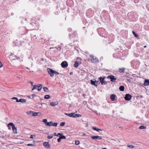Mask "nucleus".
<instances>
[{
  "label": "nucleus",
  "mask_w": 149,
  "mask_h": 149,
  "mask_svg": "<svg viewBox=\"0 0 149 149\" xmlns=\"http://www.w3.org/2000/svg\"><path fill=\"white\" fill-rule=\"evenodd\" d=\"M102 149H107L106 148H102Z\"/></svg>",
  "instance_id": "nucleus-59"
},
{
  "label": "nucleus",
  "mask_w": 149,
  "mask_h": 149,
  "mask_svg": "<svg viewBox=\"0 0 149 149\" xmlns=\"http://www.w3.org/2000/svg\"><path fill=\"white\" fill-rule=\"evenodd\" d=\"M86 135V134L85 133H83V136H85Z\"/></svg>",
  "instance_id": "nucleus-56"
},
{
  "label": "nucleus",
  "mask_w": 149,
  "mask_h": 149,
  "mask_svg": "<svg viewBox=\"0 0 149 149\" xmlns=\"http://www.w3.org/2000/svg\"><path fill=\"white\" fill-rule=\"evenodd\" d=\"M36 96V95L35 94H33L32 95V96L33 98H34Z\"/></svg>",
  "instance_id": "nucleus-45"
},
{
  "label": "nucleus",
  "mask_w": 149,
  "mask_h": 149,
  "mask_svg": "<svg viewBox=\"0 0 149 149\" xmlns=\"http://www.w3.org/2000/svg\"><path fill=\"white\" fill-rule=\"evenodd\" d=\"M43 89L45 91L48 92L49 91L48 88L47 87H44Z\"/></svg>",
  "instance_id": "nucleus-31"
},
{
  "label": "nucleus",
  "mask_w": 149,
  "mask_h": 149,
  "mask_svg": "<svg viewBox=\"0 0 149 149\" xmlns=\"http://www.w3.org/2000/svg\"><path fill=\"white\" fill-rule=\"evenodd\" d=\"M33 86V87L32 88V91L33 90L35 89H37V86L36 85H35L34 86Z\"/></svg>",
  "instance_id": "nucleus-33"
},
{
  "label": "nucleus",
  "mask_w": 149,
  "mask_h": 149,
  "mask_svg": "<svg viewBox=\"0 0 149 149\" xmlns=\"http://www.w3.org/2000/svg\"><path fill=\"white\" fill-rule=\"evenodd\" d=\"M104 77L102 78L101 77H100L99 79L102 85H105L107 84V82L104 80Z\"/></svg>",
  "instance_id": "nucleus-4"
},
{
  "label": "nucleus",
  "mask_w": 149,
  "mask_h": 149,
  "mask_svg": "<svg viewBox=\"0 0 149 149\" xmlns=\"http://www.w3.org/2000/svg\"><path fill=\"white\" fill-rule=\"evenodd\" d=\"M113 38H111V40H113Z\"/></svg>",
  "instance_id": "nucleus-58"
},
{
  "label": "nucleus",
  "mask_w": 149,
  "mask_h": 149,
  "mask_svg": "<svg viewBox=\"0 0 149 149\" xmlns=\"http://www.w3.org/2000/svg\"><path fill=\"white\" fill-rule=\"evenodd\" d=\"M69 2H68V1H66V3H68Z\"/></svg>",
  "instance_id": "nucleus-60"
},
{
  "label": "nucleus",
  "mask_w": 149,
  "mask_h": 149,
  "mask_svg": "<svg viewBox=\"0 0 149 149\" xmlns=\"http://www.w3.org/2000/svg\"><path fill=\"white\" fill-rule=\"evenodd\" d=\"M119 89L121 91H123L124 90V87L123 86H120Z\"/></svg>",
  "instance_id": "nucleus-22"
},
{
  "label": "nucleus",
  "mask_w": 149,
  "mask_h": 149,
  "mask_svg": "<svg viewBox=\"0 0 149 149\" xmlns=\"http://www.w3.org/2000/svg\"><path fill=\"white\" fill-rule=\"evenodd\" d=\"M143 85L145 86L149 85V80L147 79H145Z\"/></svg>",
  "instance_id": "nucleus-11"
},
{
  "label": "nucleus",
  "mask_w": 149,
  "mask_h": 149,
  "mask_svg": "<svg viewBox=\"0 0 149 149\" xmlns=\"http://www.w3.org/2000/svg\"><path fill=\"white\" fill-rule=\"evenodd\" d=\"M146 47V45H145L144 46V48Z\"/></svg>",
  "instance_id": "nucleus-57"
},
{
  "label": "nucleus",
  "mask_w": 149,
  "mask_h": 149,
  "mask_svg": "<svg viewBox=\"0 0 149 149\" xmlns=\"http://www.w3.org/2000/svg\"><path fill=\"white\" fill-rule=\"evenodd\" d=\"M132 98V96L129 94H126L125 97V99L127 101L130 100Z\"/></svg>",
  "instance_id": "nucleus-7"
},
{
  "label": "nucleus",
  "mask_w": 149,
  "mask_h": 149,
  "mask_svg": "<svg viewBox=\"0 0 149 149\" xmlns=\"http://www.w3.org/2000/svg\"><path fill=\"white\" fill-rule=\"evenodd\" d=\"M132 33L135 37H137L138 36V35L136 34L135 32L134 31H132Z\"/></svg>",
  "instance_id": "nucleus-32"
},
{
  "label": "nucleus",
  "mask_w": 149,
  "mask_h": 149,
  "mask_svg": "<svg viewBox=\"0 0 149 149\" xmlns=\"http://www.w3.org/2000/svg\"><path fill=\"white\" fill-rule=\"evenodd\" d=\"M58 125V123H52V126H53L55 127H56Z\"/></svg>",
  "instance_id": "nucleus-39"
},
{
  "label": "nucleus",
  "mask_w": 149,
  "mask_h": 149,
  "mask_svg": "<svg viewBox=\"0 0 149 149\" xmlns=\"http://www.w3.org/2000/svg\"><path fill=\"white\" fill-rule=\"evenodd\" d=\"M68 62L66 61H64L62 62L61 65L63 68H65L68 66Z\"/></svg>",
  "instance_id": "nucleus-9"
},
{
  "label": "nucleus",
  "mask_w": 149,
  "mask_h": 149,
  "mask_svg": "<svg viewBox=\"0 0 149 149\" xmlns=\"http://www.w3.org/2000/svg\"><path fill=\"white\" fill-rule=\"evenodd\" d=\"M52 137H53L52 136H47V138L48 139H51L52 138Z\"/></svg>",
  "instance_id": "nucleus-42"
},
{
  "label": "nucleus",
  "mask_w": 149,
  "mask_h": 149,
  "mask_svg": "<svg viewBox=\"0 0 149 149\" xmlns=\"http://www.w3.org/2000/svg\"><path fill=\"white\" fill-rule=\"evenodd\" d=\"M74 36L76 37L77 35L76 34V31H75L74 32Z\"/></svg>",
  "instance_id": "nucleus-50"
},
{
  "label": "nucleus",
  "mask_w": 149,
  "mask_h": 149,
  "mask_svg": "<svg viewBox=\"0 0 149 149\" xmlns=\"http://www.w3.org/2000/svg\"><path fill=\"white\" fill-rule=\"evenodd\" d=\"M68 31L69 32H71V31H72V29H71V28H68Z\"/></svg>",
  "instance_id": "nucleus-47"
},
{
  "label": "nucleus",
  "mask_w": 149,
  "mask_h": 149,
  "mask_svg": "<svg viewBox=\"0 0 149 149\" xmlns=\"http://www.w3.org/2000/svg\"><path fill=\"white\" fill-rule=\"evenodd\" d=\"M42 85L40 84H38L37 85V89L38 91H40L42 88Z\"/></svg>",
  "instance_id": "nucleus-21"
},
{
  "label": "nucleus",
  "mask_w": 149,
  "mask_h": 149,
  "mask_svg": "<svg viewBox=\"0 0 149 149\" xmlns=\"http://www.w3.org/2000/svg\"><path fill=\"white\" fill-rule=\"evenodd\" d=\"M90 81H91V84H92L93 85L96 86H97V85L95 84L96 83V81H93L92 80H91Z\"/></svg>",
  "instance_id": "nucleus-20"
},
{
  "label": "nucleus",
  "mask_w": 149,
  "mask_h": 149,
  "mask_svg": "<svg viewBox=\"0 0 149 149\" xmlns=\"http://www.w3.org/2000/svg\"><path fill=\"white\" fill-rule=\"evenodd\" d=\"M50 105L53 106H55L56 105H57L58 104V103L57 102H50Z\"/></svg>",
  "instance_id": "nucleus-15"
},
{
  "label": "nucleus",
  "mask_w": 149,
  "mask_h": 149,
  "mask_svg": "<svg viewBox=\"0 0 149 149\" xmlns=\"http://www.w3.org/2000/svg\"><path fill=\"white\" fill-rule=\"evenodd\" d=\"M10 126H8V129L9 130H11V128L10 127Z\"/></svg>",
  "instance_id": "nucleus-54"
},
{
  "label": "nucleus",
  "mask_w": 149,
  "mask_h": 149,
  "mask_svg": "<svg viewBox=\"0 0 149 149\" xmlns=\"http://www.w3.org/2000/svg\"><path fill=\"white\" fill-rule=\"evenodd\" d=\"M72 34H71L70 33H69V37L70 38H71V37H73V36H72Z\"/></svg>",
  "instance_id": "nucleus-51"
},
{
  "label": "nucleus",
  "mask_w": 149,
  "mask_h": 149,
  "mask_svg": "<svg viewBox=\"0 0 149 149\" xmlns=\"http://www.w3.org/2000/svg\"><path fill=\"white\" fill-rule=\"evenodd\" d=\"M61 136L60 137L61 139H65L66 138V137L63 135L62 134L61 135H60Z\"/></svg>",
  "instance_id": "nucleus-34"
},
{
  "label": "nucleus",
  "mask_w": 149,
  "mask_h": 149,
  "mask_svg": "<svg viewBox=\"0 0 149 149\" xmlns=\"http://www.w3.org/2000/svg\"><path fill=\"white\" fill-rule=\"evenodd\" d=\"M35 143H34V144H28L27 145L28 146H33L34 144H35Z\"/></svg>",
  "instance_id": "nucleus-46"
},
{
  "label": "nucleus",
  "mask_w": 149,
  "mask_h": 149,
  "mask_svg": "<svg viewBox=\"0 0 149 149\" xmlns=\"http://www.w3.org/2000/svg\"><path fill=\"white\" fill-rule=\"evenodd\" d=\"M65 114L68 116L74 118V115L75 114V113H65Z\"/></svg>",
  "instance_id": "nucleus-13"
},
{
  "label": "nucleus",
  "mask_w": 149,
  "mask_h": 149,
  "mask_svg": "<svg viewBox=\"0 0 149 149\" xmlns=\"http://www.w3.org/2000/svg\"><path fill=\"white\" fill-rule=\"evenodd\" d=\"M11 99L13 100H16V102H18V99L17 97H12Z\"/></svg>",
  "instance_id": "nucleus-36"
},
{
  "label": "nucleus",
  "mask_w": 149,
  "mask_h": 149,
  "mask_svg": "<svg viewBox=\"0 0 149 149\" xmlns=\"http://www.w3.org/2000/svg\"><path fill=\"white\" fill-rule=\"evenodd\" d=\"M80 143L79 141H75V144L78 145Z\"/></svg>",
  "instance_id": "nucleus-37"
},
{
  "label": "nucleus",
  "mask_w": 149,
  "mask_h": 149,
  "mask_svg": "<svg viewBox=\"0 0 149 149\" xmlns=\"http://www.w3.org/2000/svg\"><path fill=\"white\" fill-rule=\"evenodd\" d=\"M2 66H3V64L1 62H0V68H1Z\"/></svg>",
  "instance_id": "nucleus-49"
},
{
  "label": "nucleus",
  "mask_w": 149,
  "mask_h": 149,
  "mask_svg": "<svg viewBox=\"0 0 149 149\" xmlns=\"http://www.w3.org/2000/svg\"><path fill=\"white\" fill-rule=\"evenodd\" d=\"M80 63L77 61H75L74 65V66L76 68H77L80 64Z\"/></svg>",
  "instance_id": "nucleus-12"
},
{
  "label": "nucleus",
  "mask_w": 149,
  "mask_h": 149,
  "mask_svg": "<svg viewBox=\"0 0 149 149\" xmlns=\"http://www.w3.org/2000/svg\"><path fill=\"white\" fill-rule=\"evenodd\" d=\"M40 113H37V115H38V114H40Z\"/></svg>",
  "instance_id": "nucleus-61"
},
{
  "label": "nucleus",
  "mask_w": 149,
  "mask_h": 149,
  "mask_svg": "<svg viewBox=\"0 0 149 149\" xmlns=\"http://www.w3.org/2000/svg\"><path fill=\"white\" fill-rule=\"evenodd\" d=\"M12 126V130L14 133L15 134H17V128L15 127V126L13 123H9L8 125L7 126Z\"/></svg>",
  "instance_id": "nucleus-2"
},
{
  "label": "nucleus",
  "mask_w": 149,
  "mask_h": 149,
  "mask_svg": "<svg viewBox=\"0 0 149 149\" xmlns=\"http://www.w3.org/2000/svg\"><path fill=\"white\" fill-rule=\"evenodd\" d=\"M54 134L55 136H58V135H61L62 134L59 133H58L57 134H56V133H54Z\"/></svg>",
  "instance_id": "nucleus-41"
},
{
  "label": "nucleus",
  "mask_w": 149,
  "mask_h": 149,
  "mask_svg": "<svg viewBox=\"0 0 149 149\" xmlns=\"http://www.w3.org/2000/svg\"><path fill=\"white\" fill-rule=\"evenodd\" d=\"M14 15V13H11V15Z\"/></svg>",
  "instance_id": "nucleus-55"
},
{
  "label": "nucleus",
  "mask_w": 149,
  "mask_h": 149,
  "mask_svg": "<svg viewBox=\"0 0 149 149\" xmlns=\"http://www.w3.org/2000/svg\"><path fill=\"white\" fill-rule=\"evenodd\" d=\"M15 55L14 54H11L9 56V58H10L12 60H14L15 59Z\"/></svg>",
  "instance_id": "nucleus-16"
},
{
  "label": "nucleus",
  "mask_w": 149,
  "mask_h": 149,
  "mask_svg": "<svg viewBox=\"0 0 149 149\" xmlns=\"http://www.w3.org/2000/svg\"><path fill=\"white\" fill-rule=\"evenodd\" d=\"M33 111H29L27 112V114H30V115H31L33 116Z\"/></svg>",
  "instance_id": "nucleus-38"
},
{
  "label": "nucleus",
  "mask_w": 149,
  "mask_h": 149,
  "mask_svg": "<svg viewBox=\"0 0 149 149\" xmlns=\"http://www.w3.org/2000/svg\"><path fill=\"white\" fill-rule=\"evenodd\" d=\"M89 56L91 58V62H92L95 63L96 62H97L98 63L99 62V61L98 60V58H94L93 56L92 55H89Z\"/></svg>",
  "instance_id": "nucleus-3"
},
{
  "label": "nucleus",
  "mask_w": 149,
  "mask_h": 149,
  "mask_svg": "<svg viewBox=\"0 0 149 149\" xmlns=\"http://www.w3.org/2000/svg\"><path fill=\"white\" fill-rule=\"evenodd\" d=\"M61 138H60V137H59V138H58L57 139V141L58 142H60L61 141Z\"/></svg>",
  "instance_id": "nucleus-44"
},
{
  "label": "nucleus",
  "mask_w": 149,
  "mask_h": 149,
  "mask_svg": "<svg viewBox=\"0 0 149 149\" xmlns=\"http://www.w3.org/2000/svg\"><path fill=\"white\" fill-rule=\"evenodd\" d=\"M85 28V27H83V28Z\"/></svg>",
  "instance_id": "nucleus-63"
},
{
  "label": "nucleus",
  "mask_w": 149,
  "mask_h": 149,
  "mask_svg": "<svg viewBox=\"0 0 149 149\" xmlns=\"http://www.w3.org/2000/svg\"><path fill=\"white\" fill-rule=\"evenodd\" d=\"M19 31L22 34H25L27 33L28 31V30L24 26H21L19 28Z\"/></svg>",
  "instance_id": "nucleus-1"
},
{
  "label": "nucleus",
  "mask_w": 149,
  "mask_h": 149,
  "mask_svg": "<svg viewBox=\"0 0 149 149\" xmlns=\"http://www.w3.org/2000/svg\"><path fill=\"white\" fill-rule=\"evenodd\" d=\"M146 128V127L145 126H143L141 125L139 127V129H145Z\"/></svg>",
  "instance_id": "nucleus-28"
},
{
  "label": "nucleus",
  "mask_w": 149,
  "mask_h": 149,
  "mask_svg": "<svg viewBox=\"0 0 149 149\" xmlns=\"http://www.w3.org/2000/svg\"><path fill=\"white\" fill-rule=\"evenodd\" d=\"M59 74V73L57 72H56V71H54V74L57 75V74Z\"/></svg>",
  "instance_id": "nucleus-43"
},
{
  "label": "nucleus",
  "mask_w": 149,
  "mask_h": 149,
  "mask_svg": "<svg viewBox=\"0 0 149 149\" xmlns=\"http://www.w3.org/2000/svg\"><path fill=\"white\" fill-rule=\"evenodd\" d=\"M73 74V72H70V75H72V74Z\"/></svg>",
  "instance_id": "nucleus-53"
},
{
  "label": "nucleus",
  "mask_w": 149,
  "mask_h": 149,
  "mask_svg": "<svg viewBox=\"0 0 149 149\" xmlns=\"http://www.w3.org/2000/svg\"><path fill=\"white\" fill-rule=\"evenodd\" d=\"M91 138L95 140H101L102 139V137L99 136H91Z\"/></svg>",
  "instance_id": "nucleus-8"
},
{
  "label": "nucleus",
  "mask_w": 149,
  "mask_h": 149,
  "mask_svg": "<svg viewBox=\"0 0 149 149\" xmlns=\"http://www.w3.org/2000/svg\"><path fill=\"white\" fill-rule=\"evenodd\" d=\"M36 137L34 135H31L30 136V138L31 139H33Z\"/></svg>",
  "instance_id": "nucleus-40"
},
{
  "label": "nucleus",
  "mask_w": 149,
  "mask_h": 149,
  "mask_svg": "<svg viewBox=\"0 0 149 149\" xmlns=\"http://www.w3.org/2000/svg\"><path fill=\"white\" fill-rule=\"evenodd\" d=\"M47 71L51 77H52L54 76V70L48 68L47 69Z\"/></svg>",
  "instance_id": "nucleus-6"
},
{
  "label": "nucleus",
  "mask_w": 149,
  "mask_h": 149,
  "mask_svg": "<svg viewBox=\"0 0 149 149\" xmlns=\"http://www.w3.org/2000/svg\"><path fill=\"white\" fill-rule=\"evenodd\" d=\"M134 2H135V3H137L136 2H135V1H134Z\"/></svg>",
  "instance_id": "nucleus-62"
},
{
  "label": "nucleus",
  "mask_w": 149,
  "mask_h": 149,
  "mask_svg": "<svg viewBox=\"0 0 149 149\" xmlns=\"http://www.w3.org/2000/svg\"><path fill=\"white\" fill-rule=\"evenodd\" d=\"M65 123L64 122H63L61 123H60V126H64L65 125Z\"/></svg>",
  "instance_id": "nucleus-35"
},
{
  "label": "nucleus",
  "mask_w": 149,
  "mask_h": 149,
  "mask_svg": "<svg viewBox=\"0 0 149 149\" xmlns=\"http://www.w3.org/2000/svg\"><path fill=\"white\" fill-rule=\"evenodd\" d=\"M125 70V68H120L119 69V72L120 73H123L124 72Z\"/></svg>",
  "instance_id": "nucleus-19"
},
{
  "label": "nucleus",
  "mask_w": 149,
  "mask_h": 149,
  "mask_svg": "<svg viewBox=\"0 0 149 149\" xmlns=\"http://www.w3.org/2000/svg\"><path fill=\"white\" fill-rule=\"evenodd\" d=\"M107 78V79H110L111 81L112 82H115L116 79L115 78L114 76L113 75H109Z\"/></svg>",
  "instance_id": "nucleus-5"
},
{
  "label": "nucleus",
  "mask_w": 149,
  "mask_h": 149,
  "mask_svg": "<svg viewBox=\"0 0 149 149\" xmlns=\"http://www.w3.org/2000/svg\"><path fill=\"white\" fill-rule=\"evenodd\" d=\"M29 83H30L31 84L32 86H33V83L32 81H30Z\"/></svg>",
  "instance_id": "nucleus-48"
},
{
  "label": "nucleus",
  "mask_w": 149,
  "mask_h": 149,
  "mask_svg": "<svg viewBox=\"0 0 149 149\" xmlns=\"http://www.w3.org/2000/svg\"><path fill=\"white\" fill-rule=\"evenodd\" d=\"M26 102V100L24 99L21 98L19 100H18V102H21L22 103H25Z\"/></svg>",
  "instance_id": "nucleus-14"
},
{
  "label": "nucleus",
  "mask_w": 149,
  "mask_h": 149,
  "mask_svg": "<svg viewBox=\"0 0 149 149\" xmlns=\"http://www.w3.org/2000/svg\"><path fill=\"white\" fill-rule=\"evenodd\" d=\"M96 83L97 84H98V83H99V82L98 81H96Z\"/></svg>",
  "instance_id": "nucleus-52"
},
{
  "label": "nucleus",
  "mask_w": 149,
  "mask_h": 149,
  "mask_svg": "<svg viewBox=\"0 0 149 149\" xmlns=\"http://www.w3.org/2000/svg\"><path fill=\"white\" fill-rule=\"evenodd\" d=\"M92 129L96 131L97 132H99L100 131H102L101 129H98L96 127H92Z\"/></svg>",
  "instance_id": "nucleus-18"
},
{
  "label": "nucleus",
  "mask_w": 149,
  "mask_h": 149,
  "mask_svg": "<svg viewBox=\"0 0 149 149\" xmlns=\"http://www.w3.org/2000/svg\"><path fill=\"white\" fill-rule=\"evenodd\" d=\"M115 95L114 94H112L110 96V99L112 101H114L115 100Z\"/></svg>",
  "instance_id": "nucleus-17"
},
{
  "label": "nucleus",
  "mask_w": 149,
  "mask_h": 149,
  "mask_svg": "<svg viewBox=\"0 0 149 149\" xmlns=\"http://www.w3.org/2000/svg\"><path fill=\"white\" fill-rule=\"evenodd\" d=\"M15 56V59H16L17 60H19L20 61H23L22 59H21V58H20L19 57L17 56Z\"/></svg>",
  "instance_id": "nucleus-24"
},
{
  "label": "nucleus",
  "mask_w": 149,
  "mask_h": 149,
  "mask_svg": "<svg viewBox=\"0 0 149 149\" xmlns=\"http://www.w3.org/2000/svg\"><path fill=\"white\" fill-rule=\"evenodd\" d=\"M74 118H76V117H81V115L80 114H76L75 113V114L74 115Z\"/></svg>",
  "instance_id": "nucleus-23"
},
{
  "label": "nucleus",
  "mask_w": 149,
  "mask_h": 149,
  "mask_svg": "<svg viewBox=\"0 0 149 149\" xmlns=\"http://www.w3.org/2000/svg\"><path fill=\"white\" fill-rule=\"evenodd\" d=\"M50 97V96L49 95H46L44 96V98L45 99H47Z\"/></svg>",
  "instance_id": "nucleus-27"
},
{
  "label": "nucleus",
  "mask_w": 149,
  "mask_h": 149,
  "mask_svg": "<svg viewBox=\"0 0 149 149\" xmlns=\"http://www.w3.org/2000/svg\"><path fill=\"white\" fill-rule=\"evenodd\" d=\"M127 146L128 147H129L131 148H132V149H133L135 147V146H134L130 145V144H128L127 145Z\"/></svg>",
  "instance_id": "nucleus-26"
},
{
  "label": "nucleus",
  "mask_w": 149,
  "mask_h": 149,
  "mask_svg": "<svg viewBox=\"0 0 149 149\" xmlns=\"http://www.w3.org/2000/svg\"><path fill=\"white\" fill-rule=\"evenodd\" d=\"M37 113H40L39 112H33V116H38V115H37Z\"/></svg>",
  "instance_id": "nucleus-30"
},
{
  "label": "nucleus",
  "mask_w": 149,
  "mask_h": 149,
  "mask_svg": "<svg viewBox=\"0 0 149 149\" xmlns=\"http://www.w3.org/2000/svg\"><path fill=\"white\" fill-rule=\"evenodd\" d=\"M42 122L45 123L46 126L48 123L47 119H43Z\"/></svg>",
  "instance_id": "nucleus-29"
},
{
  "label": "nucleus",
  "mask_w": 149,
  "mask_h": 149,
  "mask_svg": "<svg viewBox=\"0 0 149 149\" xmlns=\"http://www.w3.org/2000/svg\"><path fill=\"white\" fill-rule=\"evenodd\" d=\"M48 142H45L43 143V145L46 148H50V145L49 144Z\"/></svg>",
  "instance_id": "nucleus-10"
},
{
  "label": "nucleus",
  "mask_w": 149,
  "mask_h": 149,
  "mask_svg": "<svg viewBox=\"0 0 149 149\" xmlns=\"http://www.w3.org/2000/svg\"><path fill=\"white\" fill-rule=\"evenodd\" d=\"M52 121L48 122L46 126H52Z\"/></svg>",
  "instance_id": "nucleus-25"
},
{
  "label": "nucleus",
  "mask_w": 149,
  "mask_h": 149,
  "mask_svg": "<svg viewBox=\"0 0 149 149\" xmlns=\"http://www.w3.org/2000/svg\"><path fill=\"white\" fill-rule=\"evenodd\" d=\"M1 62V61H0V62Z\"/></svg>",
  "instance_id": "nucleus-64"
}]
</instances>
